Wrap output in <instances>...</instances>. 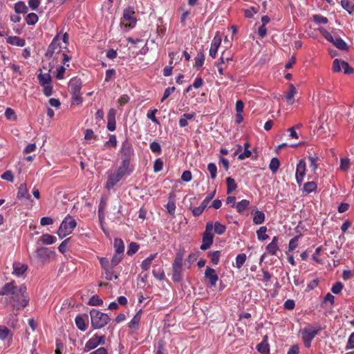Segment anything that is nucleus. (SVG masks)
Wrapping results in <instances>:
<instances>
[{
	"mask_svg": "<svg viewBox=\"0 0 354 354\" xmlns=\"http://www.w3.org/2000/svg\"><path fill=\"white\" fill-rule=\"evenodd\" d=\"M133 171V168L130 165V161L127 159H123L121 165L118 169L108 175L106 188L111 189L124 178L129 176Z\"/></svg>",
	"mask_w": 354,
	"mask_h": 354,
	"instance_id": "1",
	"label": "nucleus"
},
{
	"mask_svg": "<svg viewBox=\"0 0 354 354\" xmlns=\"http://www.w3.org/2000/svg\"><path fill=\"white\" fill-rule=\"evenodd\" d=\"M26 290L25 285H21L19 290L10 296V304L17 312L28 305L29 298Z\"/></svg>",
	"mask_w": 354,
	"mask_h": 354,
	"instance_id": "2",
	"label": "nucleus"
},
{
	"mask_svg": "<svg viewBox=\"0 0 354 354\" xmlns=\"http://www.w3.org/2000/svg\"><path fill=\"white\" fill-rule=\"evenodd\" d=\"M90 316L91 326L94 329H100L104 327L111 320L107 314L96 309H92L90 311Z\"/></svg>",
	"mask_w": 354,
	"mask_h": 354,
	"instance_id": "3",
	"label": "nucleus"
},
{
	"mask_svg": "<svg viewBox=\"0 0 354 354\" xmlns=\"http://www.w3.org/2000/svg\"><path fill=\"white\" fill-rule=\"evenodd\" d=\"M76 221L69 215H68L62 222L57 232L58 236L62 239L66 235L71 234L76 227Z\"/></svg>",
	"mask_w": 354,
	"mask_h": 354,
	"instance_id": "4",
	"label": "nucleus"
},
{
	"mask_svg": "<svg viewBox=\"0 0 354 354\" xmlns=\"http://www.w3.org/2000/svg\"><path fill=\"white\" fill-rule=\"evenodd\" d=\"M213 223L208 222L205 227V230L203 235V243L201 245V250H206L213 243L214 234H212Z\"/></svg>",
	"mask_w": 354,
	"mask_h": 354,
	"instance_id": "5",
	"label": "nucleus"
},
{
	"mask_svg": "<svg viewBox=\"0 0 354 354\" xmlns=\"http://www.w3.org/2000/svg\"><path fill=\"white\" fill-rule=\"evenodd\" d=\"M135 11L131 7L126 8L123 12V17L121 23L125 27L133 28L136 24V18L134 17Z\"/></svg>",
	"mask_w": 354,
	"mask_h": 354,
	"instance_id": "6",
	"label": "nucleus"
},
{
	"mask_svg": "<svg viewBox=\"0 0 354 354\" xmlns=\"http://www.w3.org/2000/svg\"><path fill=\"white\" fill-rule=\"evenodd\" d=\"M344 70L345 74L349 75L354 73V69L351 68L348 64L339 59H335L333 62V70L335 73H339Z\"/></svg>",
	"mask_w": 354,
	"mask_h": 354,
	"instance_id": "7",
	"label": "nucleus"
},
{
	"mask_svg": "<svg viewBox=\"0 0 354 354\" xmlns=\"http://www.w3.org/2000/svg\"><path fill=\"white\" fill-rule=\"evenodd\" d=\"M306 164L304 160L301 159L299 160V163L297 165L296 169V180L297 183L299 184V186H301L304 178L306 174Z\"/></svg>",
	"mask_w": 354,
	"mask_h": 354,
	"instance_id": "8",
	"label": "nucleus"
},
{
	"mask_svg": "<svg viewBox=\"0 0 354 354\" xmlns=\"http://www.w3.org/2000/svg\"><path fill=\"white\" fill-rule=\"evenodd\" d=\"M19 290V286H17L15 281L6 283L0 289V295H12L14 293Z\"/></svg>",
	"mask_w": 354,
	"mask_h": 354,
	"instance_id": "9",
	"label": "nucleus"
},
{
	"mask_svg": "<svg viewBox=\"0 0 354 354\" xmlns=\"http://www.w3.org/2000/svg\"><path fill=\"white\" fill-rule=\"evenodd\" d=\"M205 277L208 280L210 286L214 287L218 279V277L214 269L207 266L205 272Z\"/></svg>",
	"mask_w": 354,
	"mask_h": 354,
	"instance_id": "10",
	"label": "nucleus"
},
{
	"mask_svg": "<svg viewBox=\"0 0 354 354\" xmlns=\"http://www.w3.org/2000/svg\"><path fill=\"white\" fill-rule=\"evenodd\" d=\"M250 146V145L249 142H245L244 144V151L242 152V147L241 145H238V149L234 152V156L239 155L238 158L241 160L245 159L246 158H249L252 154L251 151L249 150Z\"/></svg>",
	"mask_w": 354,
	"mask_h": 354,
	"instance_id": "11",
	"label": "nucleus"
},
{
	"mask_svg": "<svg viewBox=\"0 0 354 354\" xmlns=\"http://www.w3.org/2000/svg\"><path fill=\"white\" fill-rule=\"evenodd\" d=\"M75 324L78 329L82 331L86 330L88 325V317L87 315H77L75 319Z\"/></svg>",
	"mask_w": 354,
	"mask_h": 354,
	"instance_id": "12",
	"label": "nucleus"
},
{
	"mask_svg": "<svg viewBox=\"0 0 354 354\" xmlns=\"http://www.w3.org/2000/svg\"><path fill=\"white\" fill-rule=\"evenodd\" d=\"M221 37L218 35V32H217L212 41L211 47L209 49V55L212 57H213V58L216 57V53H217L219 46L221 45Z\"/></svg>",
	"mask_w": 354,
	"mask_h": 354,
	"instance_id": "13",
	"label": "nucleus"
},
{
	"mask_svg": "<svg viewBox=\"0 0 354 354\" xmlns=\"http://www.w3.org/2000/svg\"><path fill=\"white\" fill-rule=\"evenodd\" d=\"M58 36H56L50 44L48 47V50L45 54L46 57L49 58L52 57L56 50H58L57 53L60 52L59 43L58 41Z\"/></svg>",
	"mask_w": 354,
	"mask_h": 354,
	"instance_id": "14",
	"label": "nucleus"
},
{
	"mask_svg": "<svg viewBox=\"0 0 354 354\" xmlns=\"http://www.w3.org/2000/svg\"><path fill=\"white\" fill-rule=\"evenodd\" d=\"M121 153L125 158L124 159H127L129 160V158L133 154V150L132 149L131 145L128 141H124L122 143Z\"/></svg>",
	"mask_w": 354,
	"mask_h": 354,
	"instance_id": "15",
	"label": "nucleus"
},
{
	"mask_svg": "<svg viewBox=\"0 0 354 354\" xmlns=\"http://www.w3.org/2000/svg\"><path fill=\"white\" fill-rule=\"evenodd\" d=\"M70 91L71 94L80 93L82 82L80 79L73 78L69 82Z\"/></svg>",
	"mask_w": 354,
	"mask_h": 354,
	"instance_id": "16",
	"label": "nucleus"
},
{
	"mask_svg": "<svg viewBox=\"0 0 354 354\" xmlns=\"http://www.w3.org/2000/svg\"><path fill=\"white\" fill-rule=\"evenodd\" d=\"M28 269V266L20 262H15L13 263L12 274L18 277L22 275Z\"/></svg>",
	"mask_w": 354,
	"mask_h": 354,
	"instance_id": "17",
	"label": "nucleus"
},
{
	"mask_svg": "<svg viewBox=\"0 0 354 354\" xmlns=\"http://www.w3.org/2000/svg\"><path fill=\"white\" fill-rule=\"evenodd\" d=\"M99 344L97 340V334H95L93 337L86 342L84 348V352H88L89 351L97 348Z\"/></svg>",
	"mask_w": 354,
	"mask_h": 354,
	"instance_id": "18",
	"label": "nucleus"
},
{
	"mask_svg": "<svg viewBox=\"0 0 354 354\" xmlns=\"http://www.w3.org/2000/svg\"><path fill=\"white\" fill-rule=\"evenodd\" d=\"M12 333L5 326H0V339L2 340L8 339L10 342L12 339Z\"/></svg>",
	"mask_w": 354,
	"mask_h": 354,
	"instance_id": "19",
	"label": "nucleus"
},
{
	"mask_svg": "<svg viewBox=\"0 0 354 354\" xmlns=\"http://www.w3.org/2000/svg\"><path fill=\"white\" fill-rule=\"evenodd\" d=\"M268 341V336L266 335L263 337V341L259 344L257 346V349L258 351L262 354H268L270 352V346L269 344L267 343Z\"/></svg>",
	"mask_w": 354,
	"mask_h": 354,
	"instance_id": "20",
	"label": "nucleus"
},
{
	"mask_svg": "<svg viewBox=\"0 0 354 354\" xmlns=\"http://www.w3.org/2000/svg\"><path fill=\"white\" fill-rule=\"evenodd\" d=\"M6 41H7V43H8L11 45L20 46V47L24 46L26 44L25 40L24 39H21L17 36L8 37V38H6Z\"/></svg>",
	"mask_w": 354,
	"mask_h": 354,
	"instance_id": "21",
	"label": "nucleus"
},
{
	"mask_svg": "<svg viewBox=\"0 0 354 354\" xmlns=\"http://www.w3.org/2000/svg\"><path fill=\"white\" fill-rule=\"evenodd\" d=\"M196 113H185L179 120V125L180 127H185L188 125V120H192L195 118Z\"/></svg>",
	"mask_w": 354,
	"mask_h": 354,
	"instance_id": "22",
	"label": "nucleus"
},
{
	"mask_svg": "<svg viewBox=\"0 0 354 354\" xmlns=\"http://www.w3.org/2000/svg\"><path fill=\"white\" fill-rule=\"evenodd\" d=\"M297 93L296 88L293 84H290L289 85V90L285 95L286 102L288 104H292L294 102V97Z\"/></svg>",
	"mask_w": 354,
	"mask_h": 354,
	"instance_id": "23",
	"label": "nucleus"
},
{
	"mask_svg": "<svg viewBox=\"0 0 354 354\" xmlns=\"http://www.w3.org/2000/svg\"><path fill=\"white\" fill-rule=\"evenodd\" d=\"M17 197L20 199H28L30 197L28 193L26 185L25 183L21 184L19 187Z\"/></svg>",
	"mask_w": 354,
	"mask_h": 354,
	"instance_id": "24",
	"label": "nucleus"
},
{
	"mask_svg": "<svg viewBox=\"0 0 354 354\" xmlns=\"http://www.w3.org/2000/svg\"><path fill=\"white\" fill-rule=\"evenodd\" d=\"M277 243H278V237L274 236L272 239L271 243H270L266 247V250L268 252V253H270L272 255H274L276 254V252L278 250Z\"/></svg>",
	"mask_w": 354,
	"mask_h": 354,
	"instance_id": "25",
	"label": "nucleus"
},
{
	"mask_svg": "<svg viewBox=\"0 0 354 354\" xmlns=\"http://www.w3.org/2000/svg\"><path fill=\"white\" fill-rule=\"evenodd\" d=\"M182 266H173V280L176 282H180L182 280Z\"/></svg>",
	"mask_w": 354,
	"mask_h": 354,
	"instance_id": "26",
	"label": "nucleus"
},
{
	"mask_svg": "<svg viewBox=\"0 0 354 354\" xmlns=\"http://www.w3.org/2000/svg\"><path fill=\"white\" fill-rule=\"evenodd\" d=\"M142 310H140L133 317L131 322L129 323V327L133 329H137L141 319Z\"/></svg>",
	"mask_w": 354,
	"mask_h": 354,
	"instance_id": "27",
	"label": "nucleus"
},
{
	"mask_svg": "<svg viewBox=\"0 0 354 354\" xmlns=\"http://www.w3.org/2000/svg\"><path fill=\"white\" fill-rule=\"evenodd\" d=\"M335 47L340 50H346V43L338 35H335V40L333 43Z\"/></svg>",
	"mask_w": 354,
	"mask_h": 354,
	"instance_id": "28",
	"label": "nucleus"
},
{
	"mask_svg": "<svg viewBox=\"0 0 354 354\" xmlns=\"http://www.w3.org/2000/svg\"><path fill=\"white\" fill-rule=\"evenodd\" d=\"M28 8L24 1H19L15 4V11L17 14L26 13L28 12Z\"/></svg>",
	"mask_w": 354,
	"mask_h": 354,
	"instance_id": "29",
	"label": "nucleus"
},
{
	"mask_svg": "<svg viewBox=\"0 0 354 354\" xmlns=\"http://www.w3.org/2000/svg\"><path fill=\"white\" fill-rule=\"evenodd\" d=\"M265 221V214L263 212L257 210L254 212L253 222L257 225L263 223Z\"/></svg>",
	"mask_w": 354,
	"mask_h": 354,
	"instance_id": "30",
	"label": "nucleus"
},
{
	"mask_svg": "<svg viewBox=\"0 0 354 354\" xmlns=\"http://www.w3.org/2000/svg\"><path fill=\"white\" fill-rule=\"evenodd\" d=\"M301 338L304 340V345L310 347V328L306 327L301 331Z\"/></svg>",
	"mask_w": 354,
	"mask_h": 354,
	"instance_id": "31",
	"label": "nucleus"
},
{
	"mask_svg": "<svg viewBox=\"0 0 354 354\" xmlns=\"http://www.w3.org/2000/svg\"><path fill=\"white\" fill-rule=\"evenodd\" d=\"M226 183H227V194H231L237 187L235 180H234V178H232L231 177H227L226 178Z\"/></svg>",
	"mask_w": 354,
	"mask_h": 354,
	"instance_id": "32",
	"label": "nucleus"
},
{
	"mask_svg": "<svg viewBox=\"0 0 354 354\" xmlns=\"http://www.w3.org/2000/svg\"><path fill=\"white\" fill-rule=\"evenodd\" d=\"M37 77H38L39 83L41 86L48 84H50L51 77H50L49 73H44V74L40 73L39 75H38Z\"/></svg>",
	"mask_w": 354,
	"mask_h": 354,
	"instance_id": "33",
	"label": "nucleus"
},
{
	"mask_svg": "<svg viewBox=\"0 0 354 354\" xmlns=\"http://www.w3.org/2000/svg\"><path fill=\"white\" fill-rule=\"evenodd\" d=\"M114 247L115 248L116 253L121 254H123L124 250V245L122 239L118 238L115 239Z\"/></svg>",
	"mask_w": 354,
	"mask_h": 354,
	"instance_id": "34",
	"label": "nucleus"
},
{
	"mask_svg": "<svg viewBox=\"0 0 354 354\" xmlns=\"http://www.w3.org/2000/svg\"><path fill=\"white\" fill-rule=\"evenodd\" d=\"M156 254H151L149 257L145 259L141 264V268L144 270H147L152 263V261L155 259Z\"/></svg>",
	"mask_w": 354,
	"mask_h": 354,
	"instance_id": "35",
	"label": "nucleus"
},
{
	"mask_svg": "<svg viewBox=\"0 0 354 354\" xmlns=\"http://www.w3.org/2000/svg\"><path fill=\"white\" fill-rule=\"evenodd\" d=\"M249 205H250V201H248L246 199H243V200L241 201L236 205V210H237V212L239 213L243 212L248 208Z\"/></svg>",
	"mask_w": 354,
	"mask_h": 354,
	"instance_id": "36",
	"label": "nucleus"
},
{
	"mask_svg": "<svg viewBox=\"0 0 354 354\" xmlns=\"http://www.w3.org/2000/svg\"><path fill=\"white\" fill-rule=\"evenodd\" d=\"M36 253L37 257L41 259H46L49 257V250L45 247L38 248L36 250Z\"/></svg>",
	"mask_w": 354,
	"mask_h": 354,
	"instance_id": "37",
	"label": "nucleus"
},
{
	"mask_svg": "<svg viewBox=\"0 0 354 354\" xmlns=\"http://www.w3.org/2000/svg\"><path fill=\"white\" fill-rule=\"evenodd\" d=\"M40 240L43 243L46 244V245H50L55 242V241L56 240V238L52 235L48 234H45L42 235Z\"/></svg>",
	"mask_w": 354,
	"mask_h": 354,
	"instance_id": "38",
	"label": "nucleus"
},
{
	"mask_svg": "<svg viewBox=\"0 0 354 354\" xmlns=\"http://www.w3.org/2000/svg\"><path fill=\"white\" fill-rule=\"evenodd\" d=\"M313 21L316 24H326L328 22L327 17L321 15H314L313 16Z\"/></svg>",
	"mask_w": 354,
	"mask_h": 354,
	"instance_id": "39",
	"label": "nucleus"
},
{
	"mask_svg": "<svg viewBox=\"0 0 354 354\" xmlns=\"http://www.w3.org/2000/svg\"><path fill=\"white\" fill-rule=\"evenodd\" d=\"M38 19V16L33 12L28 14L26 17V21L28 25H35Z\"/></svg>",
	"mask_w": 354,
	"mask_h": 354,
	"instance_id": "40",
	"label": "nucleus"
},
{
	"mask_svg": "<svg viewBox=\"0 0 354 354\" xmlns=\"http://www.w3.org/2000/svg\"><path fill=\"white\" fill-rule=\"evenodd\" d=\"M280 165L279 160L277 158H273L271 159L270 165H269V169L272 171V173H275Z\"/></svg>",
	"mask_w": 354,
	"mask_h": 354,
	"instance_id": "41",
	"label": "nucleus"
},
{
	"mask_svg": "<svg viewBox=\"0 0 354 354\" xmlns=\"http://www.w3.org/2000/svg\"><path fill=\"white\" fill-rule=\"evenodd\" d=\"M267 232V227L265 226L261 227L257 231V236L259 240L264 241L268 239V236L266 234Z\"/></svg>",
	"mask_w": 354,
	"mask_h": 354,
	"instance_id": "42",
	"label": "nucleus"
},
{
	"mask_svg": "<svg viewBox=\"0 0 354 354\" xmlns=\"http://www.w3.org/2000/svg\"><path fill=\"white\" fill-rule=\"evenodd\" d=\"M220 255H221V252L218 251V250L209 252V257L211 259V262L214 265H217L218 264V263L219 261Z\"/></svg>",
	"mask_w": 354,
	"mask_h": 354,
	"instance_id": "43",
	"label": "nucleus"
},
{
	"mask_svg": "<svg viewBox=\"0 0 354 354\" xmlns=\"http://www.w3.org/2000/svg\"><path fill=\"white\" fill-rule=\"evenodd\" d=\"M102 304V299H101L97 295H93L88 302V305L94 306H101Z\"/></svg>",
	"mask_w": 354,
	"mask_h": 354,
	"instance_id": "44",
	"label": "nucleus"
},
{
	"mask_svg": "<svg viewBox=\"0 0 354 354\" xmlns=\"http://www.w3.org/2000/svg\"><path fill=\"white\" fill-rule=\"evenodd\" d=\"M205 60V55L203 51H200L198 53L197 56L195 58V66L196 67H201L203 66Z\"/></svg>",
	"mask_w": 354,
	"mask_h": 354,
	"instance_id": "45",
	"label": "nucleus"
},
{
	"mask_svg": "<svg viewBox=\"0 0 354 354\" xmlns=\"http://www.w3.org/2000/svg\"><path fill=\"white\" fill-rule=\"evenodd\" d=\"M246 260L245 254H239L236 257V266L238 268H241L242 266L244 264Z\"/></svg>",
	"mask_w": 354,
	"mask_h": 354,
	"instance_id": "46",
	"label": "nucleus"
},
{
	"mask_svg": "<svg viewBox=\"0 0 354 354\" xmlns=\"http://www.w3.org/2000/svg\"><path fill=\"white\" fill-rule=\"evenodd\" d=\"M214 232L218 234H223L226 230V227L224 225L221 224L219 222H216L213 225Z\"/></svg>",
	"mask_w": 354,
	"mask_h": 354,
	"instance_id": "47",
	"label": "nucleus"
},
{
	"mask_svg": "<svg viewBox=\"0 0 354 354\" xmlns=\"http://www.w3.org/2000/svg\"><path fill=\"white\" fill-rule=\"evenodd\" d=\"M319 30L321 32L322 35L330 42L333 43L335 40V36H333L328 31L323 28H319Z\"/></svg>",
	"mask_w": 354,
	"mask_h": 354,
	"instance_id": "48",
	"label": "nucleus"
},
{
	"mask_svg": "<svg viewBox=\"0 0 354 354\" xmlns=\"http://www.w3.org/2000/svg\"><path fill=\"white\" fill-rule=\"evenodd\" d=\"M343 288H344V286L342 283V282L337 281L335 284H333V286H332L331 292L333 294L338 295L342 292Z\"/></svg>",
	"mask_w": 354,
	"mask_h": 354,
	"instance_id": "49",
	"label": "nucleus"
},
{
	"mask_svg": "<svg viewBox=\"0 0 354 354\" xmlns=\"http://www.w3.org/2000/svg\"><path fill=\"white\" fill-rule=\"evenodd\" d=\"M351 166V162L348 158H344L340 160V169L343 171H347Z\"/></svg>",
	"mask_w": 354,
	"mask_h": 354,
	"instance_id": "50",
	"label": "nucleus"
},
{
	"mask_svg": "<svg viewBox=\"0 0 354 354\" xmlns=\"http://www.w3.org/2000/svg\"><path fill=\"white\" fill-rule=\"evenodd\" d=\"M207 170L210 173L211 178H215L217 174V167L214 163H209L207 165Z\"/></svg>",
	"mask_w": 354,
	"mask_h": 354,
	"instance_id": "51",
	"label": "nucleus"
},
{
	"mask_svg": "<svg viewBox=\"0 0 354 354\" xmlns=\"http://www.w3.org/2000/svg\"><path fill=\"white\" fill-rule=\"evenodd\" d=\"M138 248H139V245L136 243L131 242L129 245V248L127 250V254L133 255L138 250Z\"/></svg>",
	"mask_w": 354,
	"mask_h": 354,
	"instance_id": "52",
	"label": "nucleus"
},
{
	"mask_svg": "<svg viewBox=\"0 0 354 354\" xmlns=\"http://www.w3.org/2000/svg\"><path fill=\"white\" fill-rule=\"evenodd\" d=\"M122 259V254L115 253L111 259V268L116 266L120 262Z\"/></svg>",
	"mask_w": 354,
	"mask_h": 354,
	"instance_id": "53",
	"label": "nucleus"
},
{
	"mask_svg": "<svg viewBox=\"0 0 354 354\" xmlns=\"http://www.w3.org/2000/svg\"><path fill=\"white\" fill-rule=\"evenodd\" d=\"M167 212L171 215H174L176 210V203L174 200H169L167 205Z\"/></svg>",
	"mask_w": 354,
	"mask_h": 354,
	"instance_id": "54",
	"label": "nucleus"
},
{
	"mask_svg": "<svg viewBox=\"0 0 354 354\" xmlns=\"http://www.w3.org/2000/svg\"><path fill=\"white\" fill-rule=\"evenodd\" d=\"M112 268H113L111 267L108 269L104 270L105 278L106 280L111 281V280H112L113 277L115 279H117L118 278V276L117 274H113V272L111 270Z\"/></svg>",
	"mask_w": 354,
	"mask_h": 354,
	"instance_id": "55",
	"label": "nucleus"
},
{
	"mask_svg": "<svg viewBox=\"0 0 354 354\" xmlns=\"http://www.w3.org/2000/svg\"><path fill=\"white\" fill-rule=\"evenodd\" d=\"M163 167V162L160 158H158L156 160L153 165V170L155 172L160 171Z\"/></svg>",
	"mask_w": 354,
	"mask_h": 354,
	"instance_id": "56",
	"label": "nucleus"
},
{
	"mask_svg": "<svg viewBox=\"0 0 354 354\" xmlns=\"http://www.w3.org/2000/svg\"><path fill=\"white\" fill-rule=\"evenodd\" d=\"M323 328L319 324H315L311 327V340L321 331Z\"/></svg>",
	"mask_w": 354,
	"mask_h": 354,
	"instance_id": "57",
	"label": "nucleus"
},
{
	"mask_svg": "<svg viewBox=\"0 0 354 354\" xmlns=\"http://www.w3.org/2000/svg\"><path fill=\"white\" fill-rule=\"evenodd\" d=\"M1 178L9 182H12L14 180V176L11 171H6L1 175Z\"/></svg>",
	"mask_w": 354,
	"mask_h": 354,
	"instance_id": "58",
	"label": "nucleus"
},
{
	"mask_svg": "<svg viewBox=\"0 0 354 354\" xmlns=\"http://www.w3.org/2000/svg\"><path fill=\"white\" fill-rule=\"evenodd\" d=\"M153 275L154 276V277H156L158 280H162L165 277L164 272L161 269H158V270L153 269Z\"/></svg>",
	"mask_w": 354,
	"mask_h": 354,
	"instance_id": "59",
	"label": "nucleus"
},
{
	"mask_svg": "<svg viewBox=\"0 0 354 354\" xmlns=\"http://www.w3.org/2000/svg\"><path fill=\"white\" fill-rule=\"evenodd\" d=\"M232 57L230 56L225 55V53L223 52L222 53L221 57L219 59V61L218 63H216V64L218 66L221 64H224L225 62H228L229 61H232Z\"/></svg>",
	"mask_w": 354,
	"mask_h": 354,
	"instance_id": "60",
	"label": "nucleus"
},
{
	"mask_svg": "<svg viewBox=\"0 0 354 354\" xmlns=\"http://www.w3.org/2000/svg\"><path fill=\"white\" fill-rule=\"evenodd\" d=\"M150 149L154 153H160L161 151L160 145L157 142H153L150 144Z\"/></svg>",
	"mask_w": 354,
	"mask_h": 354,
	"instance_id": "61",
	"label": "nucleus"
},
{
	"mask_svg": "<svg viewBox=\"0 0 354 354\" xmlns=\"http://www.w3.org/2000/svg\"><path fill=\"white\" fill-rule=\"evenodd\" d=\"M299 236H295L292 238L289 243V250H294L298 246Z\"/></svg>",
	"mask_w": 354,
	"mask_h": 354,
	"instance_id": "62",
	"label": "nucleus"
},
{
	"mask_svg": "<svg viewBox=\"0 0 354 354\" xmlns=\"http://www.w3.org/2000/svg\"><path fill=\"white\" fill-rule=\"evenodd\" d=\"M342 8L346 10L349 14H351L352 12V6L350 4V2L348 0H342L340 2Z\"/></svg>",
	"mask_w": 354,
	"mask_h": 354,
	"instance_id": "63",
	"label": "nucleus"
},
{
	"mask_svg": "<svg viewBox=\"0 0 354 354\" xmlns=\"http://www.w3.org/2000/svg\"><path fill=\"white\" fill-rule=\"evenodd\" d=\"M346 349H353L354 348V332L351 334L348 337L347 344L346 346Z\"/></svg>",
	"mask_w": 354,
	"mask_h": 354,
	"instance_id": "64",
	"label": "nucleus"
}]
</instances>
